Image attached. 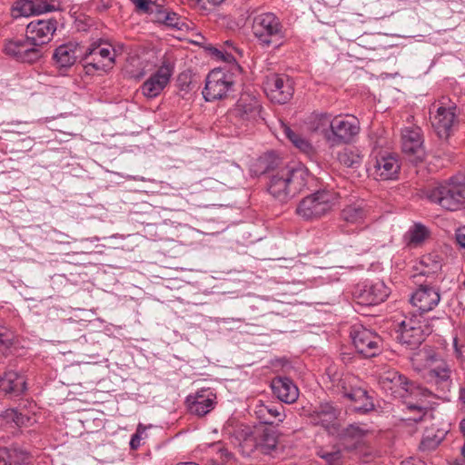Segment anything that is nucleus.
<instances>
[{"mask_svg":"<svg viewBox=\"0 0 465 465\" xmlns=\"http://www.w3.org/2000/svg\"><path fill=\"white\" fill-rule=\"evenodd\" d=\"M379 384L386 393L394 398L403 399L408 410L418 411L419 414L409 420L419 422L428 413L430 403L428 399L433 397L432 392L428 389L409 383L404 376L392 369L385 370L381 373Z\"/></svg>","mask_w":465,"mask_h":465,"instance_id":"f257e3e1","label":"nucleus"},{"mask_svg":"<svg viewBox=\"0 0 465 465\" xmlns=\"http://www.w3.org/2000/svg\"><path fill=\"white\" fill-rule=\"evenodd\" d=\"M55 30L54 20H34L26 26L25 37L9 40L5 52L18 61L34 63L42 57V46L51 41Z\"/></svg>","mask_w":465,"mask_h":465,"instance_id":"f03ea898","label":"nucleus"},{"mask_svg":"<svg viewBox=\"0 0 465 465\" xmlns=\"http://www.w3.org/2000/svg\"><path fill=\"white\" fill-rule=\"evenodd\" d=\"M309 178V171L304 165L287 166L271 176L268 192L280 202H286L307 186Z\"/></svg>","mask_w":465,"mask_h":465,"instance_id":"7ed1b4c3","label":"nucleus"},{"mask_svg":"<svg viewBox=\"0 0 465 465\" xmlns=\"http://www.w3.org/2000/svg\"><path fill=\"white\" fill-rule=\"evenodd\" d=\"M317 121L315 131L322 133L331 146L350 143L361 130L359 119L351 114H321Z\"/></svg>","mask_w":465,"mask_h":465,"instance_id":"20e7f679","label":"nucleus"},{"mask_svg":"<svg viewBox=\"0 0 465 465\" xmlns=\"http://www.w3.org/2000/svg\"><path fill=\"white\" fill-rule=\"evenodd\" d=\"M252 34L262 47L272 45L279 47L286 37V29L281 19L272 12L262 13L254 16Z\"/></svg>","mask_w":465,"mask_h":465,"instance_id":"39448f33","label":"nucleus"},{"mask_svg":"<svg viewBox=\"0 0 465 465\" xmlns=\"http://www.w3.org/2000/svg\"><path fill=\"white\" fill-rule=\"evenodd\" d=\"M336 203V194L330 191H317L300 201L296 213L302 219L312 221L329 213Z\"/></svg>","mask_w":465,"mask_h":465,"instance_id":"423d86ee","label":"nucleus"},{"mask_svg":"<svg viewBox=\"0 0 465 465\" xmlns=\"http://www.w3.org/2000/svg\"><path fill=\"white\" fill-rule=\"evenodd\" d=\"M327 375L332 386L342 393L344 397L349 400H364L366 403L361 409L367 410L374 407L371 397L366 390L359 385L360 381L355 376L350 373H338L331 366L327 369Z\"/></svg>","mask_w":465,"mask_h":465,"instance_id":"0eeeda50","label":"nucleus"},{"mask_svg":"<svg viewBox=\"0 0 465 465\" xmlns=\"http://www.w3.org/2000/svg\"><path fill=\"white\" fill-rule=\"evenodd\" d=\"M427 198L442 208L456 211L465 203V188L460 184L447 183L429 189Z\"/></svg>","mask_w":465,"mask_h":465,"instance_id":"6e6552de","label":"nucleus"},{"mask_svg":"<svg viewBox=\"0 0 465 465\" xmlns=\"http://www.w3.org/2000/svg\"><path fill=\"white\" fill-rule=\"evenodd\" d=\"M114 57V50L109 45L104 46L101 43H93L85 50L83 57L85 73L93 74L95 72H106L113 67Z\"/></svg>","mask_w":465,"mask_h":465,"instance_id":"1a4fd4ad","label":"nucleus"},{"mask_svg":"<svg viewBox=\"0 0 465 465\" xmlns=\"http://www.w3.org/2000/svg\"><path fill=\"white\" fill-rule=\"evenodd\" d=\"M357 351L366 358L378 355L381 351V338L374 331L361 324H355L350 332Z\"/></svg>","mask_w":465,"mask_h":465,"instance_id":"9d476101","label":"nucleus"},{"mask_svg":"<svg viewBox=\"0 0 465 465\" xmlns=\"http://www.w3.org/2000/svg\"><path fill=\"white\" fill-rule=\"evenodd\" d=\"M233 85L232 74L224 70L216 68L212 70L205 80L203 91L204 99L208 102L226 97Z\"/></svg>","mask_w":465,"mask_h":465,"instance_id":"9b49d317","label":"nucleus"},{"mask_svg":"<svg viewBox=\"0 0 465 465\" xmlns=\"http://www.w3.org/2000/svg\"><path fill=\"white\" fill-rule=\"evenodd\" d=\"M397 339L402 344H406L411 349L418 347L430 334V330L428 326L421 323L420 318L416 316H406L399 323Z\"/></svg>","mask_w":465,"mask_h":465,"instance_id":"f8f14e48","label":"nucleus"},{"mask_svg":"<svg viewBox=\"0 0 465 465\" xmlns=\"http://www.w3.org/2000/svg\"><path fill=\"white\" fill-rule=\"evenodd\" d=\"M262 104L252 94L243 93L231 112V117L242 124H252L261 117Z\"/></svg>","mask_w":465,"mask_h":465,"instance_id":"ddd939ff","label":"nucleus"},{"mask_svg":"<svg viewBox=\"0 0 465 465\" xmlns=\"http://www.w3.org/2000/svg\"><path fill=\"white\" fill-rule=\"evenodd\" d=\"M264 92L274 103L285 104L293 94L292 81L285 74H270L263 82Z\"/></svg>","mask_w":465,"mask_h":465,"instance_id":"4468645a","label":"nucleus"},{"mask_svg":"<svg viewBox=\"0 0 465 465\" xmlns=\"http://www.w3.org/2000/svg\"><path fill=\"white\" fill-rule=\"evenodd\" d=\"M390 294V289L383 281H367L358 284L354 296L358 302L366 305H376L384 302Z\"/></svg>","mask_w":465,"mask_h":465,"instance_id":"2eb2a0df","label":"nucleus"},{"mask_svg":"<svg viewBox=\"0 0 465 465\" xmlns=\"http://www.w3.org/2000/svg\"><path fill=\"white\" fill-rule=\"evenodd\" d=\"M173 73V65L167 60L163 61L158 70L141 86L142 94L149 99L158 96L166 87Z\"/></svg>","mask_w":465,"mask_h":465,"instance_id":"dca6fc26","label":"nucleus"},{"mask_svg":"<svg viewBox=\"0 0 465 465\" xmlns=\"http://www.w3.org/2000/svg\"><path fill=\"white\" fill-rule=\"evenodd\" d=\"M410 302L420 313L429 312L440 302V289L428 283L420 284L411 293Z\"/></svg>","mask_w":465,"mask_h":465,"instance_id":"f3484780","label":"nucleus"},{"mask_svg":"<svg viewBox=\"0 0 465 465\" xmlns=\"http://www.w3.org/2000/svg\"><path fill=\"white\" fill-rule=\"evenodd\" d=\"M368 172L375 180L395 179L400 171L398 159L391 154L377 156L368 167Z\"/></svg>","mask_w":465,"mask_h":465,"instance_id":"a211bd4d","label":"nucleus"},{"mask_svg":"<svg viewBox=\"0 0 465 465\" xmlns=\"http://www.w3.org/2000/svg\"><path fill=\"white\" fill-rule=\"evenodd\" d=\"M420 128L418 126L405 127L401 134L402 151L411 161H421L424 156Z\"/></svg>","mask_w":465,"mask_h":465,"instance_id":"6ab92c4d","label":"nucleus"},{"mask_svg":"<svg viewBox=\"0 0 465 465\" xmlns=\"http://www.w3.org/2000/svg\"><path fill=\"white\" fill-rule=\"evenodd\" d=\"M456 106L439 105L434 114L430 116V121L437 134L440 138H448L451 133L452 127L456 122Z\"/></svg>","mask_w":465,"mask_h":465,"instance_id":"aec40b11","label":"nucleus"},{"mask_svg":"<svg viewBox=\"0 0 465 465\" xmlns=\"http://www.w3.org/2000/svg\"><path fill=\"white\" fill-rule=\"evenodd\" d=\"M428 371L425 378L430 382H435L443 388H448L450 384V368L443 360L436 355H431L427 359Z\"/></svg>","mask_w":465,"mask_h":465,"instance_id":"412c9836","label":"nucleus"},{"mask_svg":"<svg viewBox=\"0 0 465 465\" xmlns=\"http://www.w3.org/2000/svg\"><path fill=\"white\" fill-rule=\"evenodd\" d=\"M215 400L216 395L210 389H202L194 395H189L186 402L192 413L204 416L214 408Z\"/></svg>","mask_w":465,"mask_h":465,"instance_id":"4be33fe9","label":"nucleus"},{"mask_svg":"<svg viewBox=\"0 0 465 465\" xmlns=\"http://www.w3.org/2000/svg\"><path fill=\"white\" fill-rule=\"evenodd\" d=\"M271 388L273 394L282 402L292 404L299 397V389L288 377L278 376L272 379Z\"/></svg>","mask_w":465,"mask_h":465,"instance_id":"5701e85b","label":"nucleus"},{"mask_svg":"<svg viewBox=\"0 0 465 465\" xmlns=\"http://www.w3.org/2000/svg\"><path fill=\"white\" fill-rule=\"evenodd\" d=\"M371 208L364 200L346 204L341 211V219L349 224H363L370 215Z\"/></svg>","mask_w":465,"mask_h":465,"instance_id":"b1692460","label":"nucleus"},{"mask_svg":"<svg viewBox=\"0 0 465 465\" xmlns=\"http://www.w3.org/2000/svg\"><path fill=\"white\" fill-rule=\"evenodd\" d=\"M54 10V6L42 0L17 1L12 8V16L15 19L40 15Z\"/></svg>","mask_w":465,"mask_h":465,"instance_id":"393cba45","label":"nucleus"},{"mask_svg":"<svg viewBox=\"0 0 465 465\" xmlns=\"http://www.w3.org/2000/svg\"><path fill=\"white\" fill-rule=\"evenodd\" d=\"M282 406L277 407L272 402H263L258 401L253 408V413L261 423L273 424L274 422H282L285 418Z\"/></svg>","mask_w":465,"mask_h":465,"instance_id":"a878e982","label":"nucleus"},{"mask_svg":"<svg viewBox=\"0 0 465 465\" xmlns=\"http://www.w3.org/2000/svg\"><path fill=\"white\" fill-rule=\"evenodd\" d=\"M338 411L331 403H322L310 414L311 422L327 430L333 428L337 420Z\"/></svg>","mask_w":465,"mask_h":465,"instance_id":"bb28decb","label":"nucleus"},{"mask_svg":"<svg viewBox=\"0 0 465 465\" xmlns=\"http://www.w3.org/2000/svg\"><path fill=\"white\" fill-rule=\"evenodd\" d=\"M0 389L12 397L20 396L26 390L25 378L15 371H7L0 380Z\"/></svg>","mask_w":465,"mask_h":465,"instance_id":"cd10ccee","label":"nucleus"},{"mask_svg":"<svg viewBox=\"0 0 465 465\" xmlns=\"http://www.w3.org/2000/svg\"><path fill=\"white\" fill-rule=\"evenodd\" d=\"M80 55L79 46L74 43H68L58 46L54 54V58L60 67L72 66Z\"/></svg>","mask_w":465,"mask_h":465,"instance_id":"c85d7f7f","label":"nucleus"},{"mask_svg":"<svg viewBox=\"0 0 465 465\" xmlns=\"http://www.w3.org/2000/svg\"><path fill=\"white\" fill-rule=\"evenodd\" d=\"M223 434L235 440V443L253 442L252 430L251 427L240 424L234 420H228L223 427Z\"/></svg>","mask_w":465,"mask_h":465,"instance_id":"c756f323","label":"nucleus"},{"mask_svg":"<svg viewBox=\"0 0 465 465\" xmlns=\"http://www.w3.org/2000/svg\"><path fill=\"white\" fill-rule=\"evenodd\" d=\"M280 124L282 134L300 152L310 157L314 154V148L306 138L294 133L285 123L281 122Z\"/></svg>","mask_w":465,"mask_h":465,"instance_id":"7c9ffc66","label":"nucleus"},{"mask_svg":"<svg viewBox=\"0 0 465 465\" xmlns=\"http://www.w3.org/2000/svg\"><path fill=\"white\" fill-rule=\"evenodd\" d=\"M363 156L362 152L359 148L346 147L338 153L337 159L343 166L357 169L361 165Z\"/></svg>","mask_w":465,"mask_h":465,"instance_id":"2f4dec72","label":"nucleus"},{"mask_svg":"<svg viewBox=\"0 0 465 465\" xmlns=\"http://www.w3.org/2000/svg\"><path fill=\"white\" fill-rule=\"evenodd\" d=\"M420 265V274L430 277L440 272L442 267L441 258L436 253H430L422 256Z\"/></svg>","mask_w":465,"mask_h":465,"instance_id":"473e14b6","label":"nucleus"},{"mask_svg":"<svg viewBox=\"0 0 465 465\" xmlns=\"http://www.w3.org/2000/svg\"><path fill=\"white\" fill-rule=\"evenodd\" d=\"M277 444L278 435L276 431L266 429L256 442L255 447L262 453L270 455L276 450Z\"/></svg>","mask_w":465,"mask_h":465,"instance_id":"72a5a7b5","label":"nucleus"},{"mask_svg":"<svg viewBox=\"0 0 465 465\" xmlns=\"http://www.w3.org/2000/svg\"><path fill=\"white\" fill-rule=\"evenodd\" d=\"M0 419L7 424H15L17 427L26 425L29 418L19 412L16 409L9 408L0 411Z\"/></svg>","mask_w":465,"mask_h":465,"instance_id":"f704fd0d","label":"nucleus"},{"mask_svg":"<svg viewBox=\"0 0 465 465\" xmlns=\"http://www.w3.org/2000/svg\"><path fill=\"white\" fill-rule=\"evenodd\" d=\"M443 437V431L436 433L433 429L427 430L422 437L420 448L422 450H432L441 442Z\"/></svg>","mask_w":465,"mask_h":465,"instance_id":"c9c22d12","label":"nucleus"},{"mask_svg":"<svg viewBox=\"0 0 465 465\" xmlns=\"http://www.w3.org/2000/svg\"><path fill=\"white\" fill-rule=\"evenodd\" d=\"M428 235L429 231L424 225L420 223H415L407 232L406 238L409 244L417 246L421 243L428 237Z\"/></svg>","mask_w":465,"mask_h":465,"instance_id":"e433bc0d","label":"nucleus"},{"mask_svg":"<svg viewBox=\"0 0 465 465\" xmlns=\"http://www.w3.org/2000/svg\"><path fill=\"white\" fill-rule=\"evenodd\" d=\"M147 427L142 423H139L136 428V431L132 435L130 440V448L132 450H137L141 446V441L143 439V435H145Z\"/></svg>","mask_w":465,"mask_h":465,"instance_id":"4c0bfd02","label":"nucleus"},{"mask_svg":"<svg viewBox=\"0 0 465 465\" xmlns=\"http://www.w3.org/2000/svg\"><path fill=\"white\" fill-rule=\"evenodd\" d=\"M163 22L166 25L177 29H181L183 25V22L181 17L176 13L173 12H167L165 14Z\"/></svg>","mask_w":465,"mask_h":465,"instance_id":"58836bf2","label":"nucleus"},{"mask_svg":"<svg viewBox=\"0 0 465 465\" xmlns=\"http://www.w3.org/2000/svg\"><path fill=\"white\" fill-rule=\"evenodd\" d=\"M14 340V332L4 326H0V345L8 348L13 344Z\"/></svg>","mask_w":465,"mask_h":465,"instance_id":"ea45409f","label":"nucleus"},{"mask_svg":"<svg viewBox=\"0 0 465 465\" xmlns=\"http://www.w3.org/2000/svg\"><path fill=\"white\" fill-rule=\"evenodd\" d=\"M224 45L227 47V49L225 50L224 54L222 51L218 50V49H215V52H216L217 54H220L221 57L224 61L231 62V61L234 60V56H233L232 51L238 52V49L234 46V45H233V43L232 41H226L224 43Z\"/></svg>","mask_w":465,"mask_h":465,"instance_id":"a19ab883","label":"nucleus"},{"mask_svg":"<svg viewBox=\"0 0 465 465\" xmlns=\"http://www.w3.org/2000/svg\"><path fill=\"white\" fill-rule=\"evenodd\" d=\"M317 454L329 463H333L341 459V453L340 450L328 451L321 449L317 451Z\"/></svg>","mask_w":465,"mask_h":465,"instance_id":"79ce46f5","label":"nucleus"},{"mask_svg":"<svg viewBox=\"0 0 465 465\" xmlns=\"http://www.w3.org/2000/svg\"><path fill=\"white\" fill-rule=\"evenodd\" d=\"M367 431L368 430L364 426L358 424H351L346 429V434L353 438H361Z\"/></svg>","mask_w":465,"mask_h":465,"instance_id":"37998d69","label":"nucleus"},{"mask_svg":"<svg viewBox=\"0 0 465 465\" xmlns=\"http://www.w3.org/2000/svg\"><path fill=\"white\" fill-rule=\"evenodd\" d=\"M135 7L142 12L147 13L149 11V5L152 0H131Z\"/></svg>","mask_w":465,"mask_h":465,"instance_id":"c03bdc74","label":"nucleus"},{"mask_svg":"<svg viewBox=\"0 0 465 465\" xmlns=\"http://www.w3.org/2000/svg\"><path fill=\"white\" fill-rule=\"evenodd\" d=\"M455 238L457 243L462 247L465 248V227L459 228L455 232Z\"/></svg>","mask_w":465,"mask_h":465,"instance_id":"a18cd8bd","label":"nucleus"},{"mask_svg":"<svg viewBox=\"0 0 465 465\" xmlns=\"http://www.w3.org/2000/svg\"><path fill=\"white\" fill-rule=\"evenodd\" d=\"M351 401L354 402L353 409L356 411H360V412L365 413V412H368V411H371L373 409V407L370 408V409H367V410L360 409V407L361 408L363 405H365L366 401L364 400H351Z\"/></svg>","mask_w":465,"mask_h":465,"instance_id":"49530a36","label":"nucleus"},{"mask_svg":"<svg viewBox=\"0 0 465 465\" xmlns=\"http://www.w3.org/2000/svg\"><path fill=\"white\" fill-rule=\"evenodd\" d=\"M401 465H426L425 461L416 459L409 458L401 462Z\"/></svg>","mask_w":465,"mask_h":465,"instance_id":"de8ad7c7","label":"nucleus"},{"mask_svg":"<svg viewBox=\"0 0 465 465\" xmlns=\"http://www.w3.org/2000/svg\"><path fill=\"white\" fill-rule=\"evenodd\" d=\"M202 183H203V186H204V187H208V186L214 187L213 184H217V185L219 184L216 180H213L212 178L203 179L202 181Z\"/></svg>","mask_w":465,"mask_h":465,"instance_id":"09e8293b","label":"nucleus"},{"mask_svg":"<svg viewBox=\"0 0 465 465\" xmlns=\"http://www.w3.org/2000/svg\"><path fill=\"white\" fill-rule=\"evenodd\" d=\"M459 400L460 403L465 407V387H461L459 391Z\"/></svg>","mask_w":465,"mask_h":465,"instance_id":"8fccbe9b","label":"nucleus"},{"mask_svg":"<svg viewBox=\"0 0 465 465\" xmlns=\"http://www.w3.org/2000/svg\"><path fill=\"white\" fill-rule=\"evenodd\" d=\"M9 461L6 458V453L5 451H0V465H9Z\"/></svg>","mask_w":465,"mask_h":465,"instance_id":"3c124183","label":"nucleus"},{"mask_svg":"<svg viewBox=\"0 0 465 465\" xmlns=\"http://www.w3.org/2000/svg\"><path fill=\"white\" fill-rule=\"evenodd\" d=\"M453 341H454V348H455L456 355H457V357H460L461 356V351L458 347L457 339L455 338Z\"/></svg>","mask_w":465,"mask_h":465,"instance_id":"603ef678","label":"nucleus"},{"mask_svg":"<svg viewBox=\"0 0 465 465\" xmlns=\"http://www.w3.org/2000/svg\"><path fill=\"white\" fill-rule=\"evenodd\" d=\"M460 430L465 436V419L461 420V421L460 422Z\"/></svg>","mask_w":465,"mask_h":465,"instance_id":"864d4df0","label":"nucleus"},{"mask_svg":"<svg viewBox=\"0 0 465 465\" xmlns=\"http://www.w3.org/2000/svg\"><path fill=\"white\" fill-rule=\"evenodd\" d=\"M178 465H198V464L195 462H183V463H180Z\"/></svg>","mask_w":465,"mask_h":465,"instance_id":"5fc2aeb1","label":"nucleus"},{"mask_svg":"<svg viewBox=\"0 0 465 465\" xmlns=\"http://www.w3.org/2000/svg\"><path fill=\"white\" fill-rule=\"evenodd\" d=\"M461 453L462 455L464 456L465 458V443L463 444L462 448H461Z\"/></svg>","mask_w":465,"mask_h":465,"instance_id":"6e6d98bb","label":"nucleus"},{"mask_svg":"<svg viewBox=\"0 0 465 465\" xmlns=\"http://www.w3.org/2000/svg\"><path fill=\"white\" fill-rule=\"evenodd\" d=\"M134 180L144 181L143 177H134Z\"/></svg>","mask_w":465,"mask_h":465,"instance_id":"4d7b16f0","label":"nucleus"},{"mask_svg":"<svg viewBox=\"0 0 465 465\" xmlns=\"http://www.w3.org/2000/svg\"><path fill=\"white\" fill-rule=\"evenodd\" d=\"M94 241H98V238L97 237L93 238L92 242H94Z\"/></svg>","mask_w":465,"mask_h":465,"instance_id":"13d9d810","label":"nucleus"},{"mask_svg":"<svg viewBox=\"0 0 465 465\" xmlns=\"http://www.w3.org/2000/svg\"><path fill=\"white\" fill-rule=\"evenodd\" d=\"M463 287L465 288V281L463 282Z\"/></svg>","mask_w":465,"mask_h":465,"instance_id":"bf43d9fd","label":"nucleus"}]
</instances>
